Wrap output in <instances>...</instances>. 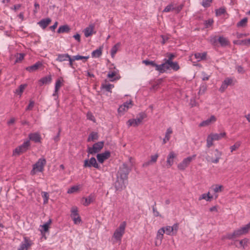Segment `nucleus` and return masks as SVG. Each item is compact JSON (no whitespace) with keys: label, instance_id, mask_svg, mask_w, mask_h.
I'll use <instances>...</instances> for the list:
<instances>
[{"label":"nucleus","instance_id":"7ed1b4c3","mask_svg":"<svg viewBox=\"0 0 250 250\" xmlns=\"http://www.w3.org/2000/svg\"><path fill=\"white\" fill-rule=\"evenodd\" d=\"M170 68L174 71H177L180 69V66L176 62L164 61V62L161 64L160 73H163Z\"/></svg>","mask_w":250,"mask_h":250},{"label":"nucleus","instance_id":"9d476101","mask_svg":"<svg viewBox=\"0 0 250 250\" xmlns=\"http://www.w3.org/2000/svg\"><path fill=\"white\" fill-rule=\"evenodd\" d=\"M32 244V241L29 238L24 237L18 250H27Z\"/></svg>","mask_w":250,"mask_h":250},{"label":"nucleus","instance_id":"a878e982","mask_svg":"<svg viewBox=\"0 0 250 250\" xmlns=\"http://www.w3.org/2000/svg\"><path fill=\"white\" fill-rule=\"evenodd\" d=\"M70 55L68 54H59L57 55L56 61L59 62L67 61L69 58Z\"/></svg>","mask_w":250,"mask_h":250},{"label":"nucleus","instance_id":"13d9d810","mask_svg":"<svg viewBox=\"0 0 250 250\" xmlns=\"http://www.w3.org/2000/svg\"><path fill=\"white\" fill-rule=\"evenodd\" d=\"M164 228L165 229V232L167 235H170V233L173 231V229L171 226H167Z\"/></svg>","mask_w":250,"mask_h":250},{"label":"nucleus","instance_id":"aec40b11","mask_svg":"<svg viewBox=\"0 0 250 250\" xmlns=\"http://www.w3.org/2000/svg\"><path fill=\"white\" fill-rule=\"evenodd\" d=\"M143 63L145 64L146 65H150L152 66L155 67V70L160 73V70L161 69V64H157L154 61L146 60L143 61Z\"/></svg>","mask_w":250,"mask_h":250},{"label":"nucleus","instance_id":"ddd939ff","mask_svg":"<svg viewBox=\"0 0 250 250\" xmlns=\"http://www.w3.org/2000/svg\"><path fill=\"white\" fill-rule=\"evenodd\" d=\"M233 80L231 78H227L222 82V85L219 88V91L223 93L227 88L228 86L232 84Z\"/></svg>","mask_w":250,"mask_h":250},{"label":"nucleus","instance_id":"c03bdc74","mask_svg":"<svg viewBox=\"0 0 250 250\" xmlns=\"http://www.w3.org/2000/svg\"><path fill=\"white\" fill-rule=\"evenodd\" d=\"M248 21V19L247 18H243L240 21L237 23V27H244L246 26Z\"/></svg>","mask_w":250,"mask_h":250},{"label":"nucleus","instance_id":"8fccbe9b","mask_svg":"<svg viewBox=\"0 0 250 250\" xmlns=\"http://www.w3.org/2000/svg\"><path fill=\"white\" fill-rule=\"evenodd\" d=\"M223 187L221 185H215L212 187V189L215 192H221L222 190Z\"/></svg>","mask_w":250,"mask_h":250},{"label":"nucleus","instance_id":"338daca9","mask_svg":"<svg viewBox=\"0 0 250 250\" xmlns=\"http://www.w3.org/2000/svg\"><path fill=\"white\" fill-rule=\"evenodd\" d=\"M35 9L33 10L34 14H36L38 12V9L40 8V5L38 3L35 2L34 4Z\"/></svg>","mask_w":250,"mask_h":250},{"label":"nucleus","instance_id":"9b49d317","mask_svg":"<svg viewBox=\"0 0 250 250\" xmlns=\"http://www.w3.org/2000/svg\"><path fill=\"white\" fill-rule=\"evenodd\" d=\"M91 167L96 168H99V166L97 163L96 160L94 157H91L90 160L85 159L84 161V167Z\"/></svg>","mask_w":250,"mask_h":250},{"label":"nucleus","instance_id":"ea45409f","mask_svg":"<svg viewBox=\"0 0 250 250\" xmlns=\"http://www.w3.org/2000/svg\"><path fill=\"white\" fill-rule=\"evenodd\" d=\"M80 187V185H77L71 187L67 190V193L71 194L77 192L79 190Z\"/></svg>","mask_w":250,"mask_h":250},{"label":"nucleus","instance_id":"6e6d98bb","mask_svg":"<svg viewBox=\"0 0 250 250\" xmlns=\"http://www.w3.org/2000/svg\"><path fill=\"white\" fill-rule=\"evenodd\" d=\"M156 203H154V205L152 206V210L153 214L155 216L158 217V216H161L159 212L157 211L155 206H156Z\"/></svg>","mask_w":250,"mask_h":250},{"label":"nucleus","instance_id":"774afa93","mask_svg":"<svg viewBox=\"0 0 250 250\" xmlns=\"http://www.w3.org/2000/svg\"><path fill=\"white\" fill-rule=\"evenodd\" d=\"M132 104V101H129V102H126L125 103H124V104H123L124 107L126 108V110H127L129 107V105H131Z\"/></svg>","mask_w":250,"mask_h":250},{"label":"nucleus","instance_id":"39448f33","mask_svg":"<svg viewBox=\"0 0 250 250\" xmlns=\"http://www.w3.org/2000/svg\"><path fill=\"white\" fill-rule=\"evenodd\" d=\"M126 226V223L125 222H122L119 227L115 230L113 237L114 238L116 241H121L122 236L125 233V228Z\"/></svg>","mask_w":250,"mask_h":250},{"label":"nucleus","instance_id":"bb28decb","mask_svg":"<svg viewBox=\"0 0 250 250\" xmlns=\"http://www.w3.org/2000/svg\"><path fill=\"white\" fill-rule=\"evenodd\" d=\"M83 200H84V202H83V205L84 206H87L90 203L93 202V201L94 200V197L93 195L91 194L87 197L83 198Z\"/></svg>","mask_w":250,"mask_h":250},{"label":"nucleus","instance_id":"864d4df0","mask_svg":"<svg viewBox=\"0 0 250 250\" xmlns=\"http://www.w3.org/2000/svg\"><path fill=\"white\" fill-rule=\"evenodd\" d=\"M226 12V10L224 8H220L216 10V15L217 16H220L224 14Z\"/></svg>","mask_w":250,"mask_h":250},{"label":"nucleus","instance_id":"f3484780","mask_svg":"<svg viewBox=\"0 0 250 250\" xmlns=\"http://www.w3.org/2000/svg\"><path fill=\"white\" fill-rule=\"evenodd\" d=\"M158 157L159 155L157 153L153 155H151L150 159L149 161L145 162L143 164V167H147L150 165L155 164L157 162Z\"/></svg>","mask_w":250,"mask_h":250},{"label":"nucleus","instance_id":"473e14b6","mask_svg":"<svg viewBox=\"0 0 250 250\" xmlns=\"http://www.w3.org/2000/svg\"><path fill=\"white\" fill-rule=\"evenodd\" d=\"M165 233V229L164 228H162L159 229L157 232L156 238L161 241L163 238L164 234Z\"/></svg>","mask_w":250,"mask_h":250},{"label":"nucleus","instance_id":"a19ab883","mask_svg":"<svg viewBox=\"0 0 250 250\" xmlns=\"http://www.w3.org/2000/svg\"><path fill=\"white\" fill-rule=\"evenodd\" d=\"M213 141L214 140L213 139L211 135L210 134L208 135L207 138V147L208 148L210 147L213 145Z\"/></svg>","mask_w":250,"mask_h":250},{"label":"nucleus","instance_id":"dca6fc26","mask_svg":"<svg viewBox=\"0 0 250 250\" xmlns=\"http://www.w3.org/2000/svg\"><path fill=\"white\" fill-rule=\"evenodd\" d=\"M216 121V118L214 115H211L209 118L201 122L200 126H206Z\"/></svg>","mask_w":250,"mask_h":250},{"label":"nucleus","instance_id":"58836bf2","mask_svg":"<svg viewBox=\"0 0 250 250\" xmlns=\"http://www.w3.org/2000/svg\"><path fill=\"white\" fill-rule=\"evenodd\" d=\"M26 86H27L26 84L20 85V86L19 87V88L16 90L15 93L21 96L22 93L23 92L24 89L26 87Z\"/></svg>","mask_w":250,"mask_h":250},{"label":"nucleus","instance_id":"393cba45","mask_svg":"<svg viewBox=\"0 0 250 250\" xmlns=\"http://www.w3.org/2000/svg\"><path fill=\"white\" fill-rule=\"evenodd\" d=\"M214 141H218L225 137L226 133L225 132L220 133H211L210 134Z\"/></svg>","mask_w":250,"mask_h":250},{"label":"nucleus","instance_id":"603ef678","mask_svg":"<svg viewBox=\"0 0 250 250\" xmlns=\"http://www.w3.org/2000/svg\"><path fill=\"white\" fill-rule=\"evenodd\" d=\"M212 0H203L202 5L204 7H208L210 6Z\"/></svg>","mask_w":250,"mask_h":250},{"label":"nucleus","instance_id":"bf43d9fd","mask_svg":"<svg viewBox=\"0 0 250 250\" xmlns=\"http://www.w3.org/2000/svg\"><path fill=\"white\" fill-rule=\"evenodd\" d=\"M236 69L239 73L244 74L245 73V70H244L243 67L241 65L237 66L236 67Z\"/></svg>","mask_w":250,"mask_h":250},{"label":"nucleus","instance_id":"4be33fe9","mask_svg":"<svg viewBox=\"0 0 250 250\" xmlns=\"http://www.w3.org/2000/svg\"><path fill=\"white\" fill-rule=\"evenodd\" d=\"M28 137L29 140L35 143H39L41 142V137L39 133H30L29 134Z\"/></svg>","mask_w":250,"mask_h":250},{"label":"nucleus","instance_id":"c756f323","mask_svg":"<svg viewBox=\"0 0 250 250\" xmlns=\"http://www.w3.org/2000/svg\"><path fill=\"white\" fill-rule=\"evenodd\" d=\"M172 133V130L171 127H169L167 129L165 137L163 140V144H165L170 139V134Z\"/></svg>","mask_w":250,"mask_h":250},{"label":"nucleus","instance_id":"4c0bfd02","mask_svg":"<svg viewBox=\"0 0 250 250\" xmlns=\"http://www.w3.org/2000/svg\"><path fill=\"white\" fill-rule=\"evenodd\" d=\"M213 198L212 196H210L209 192H208L207 194L204 193L201 195V196L199 197V200H201L202 199H205L207 201H210Z\"/></svg>","mask_w":250,"mask_h":250},{"label":"nucleus","instance_id":"f257e3e1","mask_svg":"<svg viewBox=\"0 0 250 250\" xmlns=\"http://www.w3.org/2000/svg\"><path fill=\"white\" fill-rule=\"evenodd\" d=\"M131 169L126 164H123L119 167L117 173L116 180L114 184L116 190L122 191L126 188L127 184L128 175Z\"/></svg>","mask_w":250,"mask_h":250},{"label":"nucleus","instance_id":"e2e57ef3","mask_svg":"<svg viewBox=\"0 0 250 250\" xmlns=\"http://www.w3.org/2000/svg\"><path fill=\"white\" fill-rule=\"evenodd\" d=\"M183 7V5L181 4L177 7H174V10L177 13H179Z\"/></svg>","mask_w":250,"mask_h":250},{"label":"nucleus","instance_id":"2f4dec72","mask_svg":"<svg viewBox=\"0 0 250 250\" xmlns=\"http://www.w3.org/2000/svg\"><path fill=\"white\" fill-rule=\"evenodd\" d=\"M218 41L222 46H226L229 43V41L223 36H220L218 39Z\"/></svg>","mask_w":250,"mask_h":250},{"label":"nucleus","instance_id":"4d7b16f0","mask_svg":"<svg viewBox=\"0 0 250 250\" xmlns=\"http://www.w3.org/2000/svg\"><path fill=\"white\" fill-rule=\"evenodd\" d=\"M209 41H210V42L212 45H215L218 41V39H217V37L216 36H212V37H210Z\"/></svg>","mask_w":250,"mask_h":250},{"label":"nucleus","instance_id":"20e7f679","mask_svg":"<svg viewBox=\"0 0 250 250\" xmlns=\"http://www.w3.org/2000/svg\"><path fill=\"white\" fill-rule=\"evenodd\" d=\"M46 163V161L44 158L39 159L38 161L33 165V169L31 171V174L33 175L37 172H42Z\"/></svg>","mask_w":250,"mask_h":250},{"label":"nucleus","instance_id":"f8f14e48","mask_svg":"<svg viewBox=\"0 0 250 250\" xmlns=\"http://www.w3.org/2000/svg\"><path fill=\"white\" fill-rule=\"evenodd\" d=\"M244 234L243 232H242V230L240 229V228H239L235 230L232 233H229L227 234L225 238L229 240H232L234 238L239 237Z\"/></svg>","mask_w":250,"mask_h":250},{"label":"nucleus","instance_id":"09e8293b","mask_svg":"<svg viewBox=\"0 0 250 250\" xmlns=\"http://www.w3.org/2000/svg\"><path fill=\"white\" fill-rule=\"evenodd\" d=\"M174 4L171 3L165 7V8L163 10V12H169L172 10H174Z\"/></svg>","mask_w":250,"mask_h":250},{"label":"nucleus","instance_id":"f704fd0d","mask_svg":"<svg viewBox=\"0 0 250 250\" xmlns=\"http://www.w3.org/2000/svg\"><path fill=\"white\" fill-rule=\"evenodd\" d=\"M98 135L97 133L92 132V133H91L89 134L88 138L87 139V141L88 142L94 141L95 140H98Z\"/></svg>","mask_w":250,"mask_h":250},{"label":"nucleus","instance_id":"37998d69","mask_svg":"<svg viewBox=\"0 0 250 250\" xmlns=\"http://www.w3.org/2000/svg\"><path fill=\"white\" fill-rule=\"evenodd\" d=\"M42 196L43 198V204H46L48 203L49 195L48 192L42 191L41 193Z\"/></svg>","mask_w":250,"mask_h":250},{"label":"nucleus","instance_id":"de8ad7c7","mask_svg":"<svg viewBox=\"0 0 250 250\" xmlns=\"http://www.w3.org/2000/svg\"><path fill=\"white\" fill-rule=\"evenodd\" d=\"M73 60H83L84 59L85 61H83V62H85L87 60H88L89 58V56H82L79 55H77L76 56H73Z\"/></svg>","mask_w":250,"mask_h":250},{"label":"nucleus","instance_id":"412c9836","mask_svg":"<svg viewBox=\"0 0 250 250\" xmlns=\"http://www.w3.org/2000/svg\"><path fill=\"white\" fill-rule=\"evenodd\" d=\"M95 25L93 24H90L88 27L84 29L83 32L86 37L91 36L93 33Z\"/></svg>","mask_w":250,"mask_h":250},{"label":"nucleus","instance_id":"680f3d73","mask_svg":"<svg viewBox=\"0 0 250 250\" xmlns=\"http://www.w3.org/2000/svg\"><path fill=\"white\" fill-rule=\"evenodd\" d=\"M67 61H69V66L72 68H74L73 62L75 61V60H73V57L71 58L70 56L69 58L68 59Z\"/></svg>","mask_w":250,"mask_h":250},{"label":"nucleus","instance_id":"5fc2aeb1","mask_svg":"<svg viewBox=\"0 0 250 250\" xmlns=\"http://www.w3.org/2000/svg\"><path fill=\"white\" fill-rule=\"evenodd\" d=\"M114 87V85L111 84H106L103 85V88L105 89L106 91L111 92V89Z\"/></svg>","mask_w":250,"mask_h":250},{"label":"nucleus","instance_id":"0eeeda50","mask_svg":"<svg viewBox=\"0 0 250 250\" xmlns=\"http://www.w3.org/2000/svg\"><path fill=\"white\" fill-rule=\"evenodd\" d=\"M195 157L196 155H193L191 156H189L184 159L178 165V168L180 170H184L188 166L191 161L195 159Z\"/></svg>","mask_w":250,"mask_h":250},{"label":"nucleus","instance_id":"052dcab7","mask_svg":"<svg viewBox=\"0 0 250 250\" xmlns=\"http://www.w3.org/2000/svg\"><path fill=\"white\" fill-rule=\"evenodd\" d=\"M213 22V20H212V19H209L208 20L205 21V23L206 27H209L212 24Z\"/></svg>","mask_w":250,"mask_h":250},{"label":"nucleus","instance_id":"7c9ffc66","mask_svg":"<svg viewBox=\"0 0 250 250\" xmlns=\"http://www.w3.org/2000/svg\"><path fill=\"white\" fill-rule=\"evenodd\" d=\"M52 81V77L50 75L44 77L39 80V82L41 83V85L44 84H47L51 83Z\"/></svg>","mask_w":250,"mask_h":250},{"label":"nucleus","instance_id":"a211bd4d","mask_svg":"<svg viewBox=\"0 0 250 250\" xmlns=\"http://www.w3.org/2000/svg\"><path fill=\"white\" fill-rule=\"evenodd\" d=\"M51 19L47 18L43 19L38 22V24L43 29H45L47 26L51 23Z\"/></svg>","mask_w":250,"mask_h":250},{"label":"nucleus","instance_id":"1a4fd4ad","mask_svg":"<svg viewBox=\"0 0 250 250\" xmlns=\"http://www.w3.org/2000/svg\"><path fill=\"white\" fill-rule=\"evenodd\" d=\"M70 216L75 224H79L82 221L81 217L78 213V208L76 207H73L71 208Z\"/></svg>","mask_w":250,"mask_h":250},{"label":"nucleus","instance_id":"4468645a","mask_svg":"<svg viewBox=\"0 0 250 250\" xmlns=\"http://www.w3.org/2000/svg\"><path fill=\"white\" fill-rule=\"evenodd\" d=\"M110 156V152L109 151H106L104 153L98 154L97 158L99 163H103L105 160L107 159Z\"/></svg>","mask_w":250,"mask_h":250},{"label":"nucleus","instance_id":"a18cd8bd","mask_svg":"<svg viewBox=\"0 0 250 250\" xmlns=\"http://www.w3.org/2000/svg\"><path fill=\"white\" fill-rule=\"evenodd\" d=\"M240 229L242 230V232H243L244 234H247L250 230V223L240 228Z\"/></svg>","mask_w":250,"mask_h":250},{"label":"nucleus","instance_id":"2eb2a0df","mask_svg":"<svg viewBox=\"0 0 250 250\" xmlns=\"http://www.w3.org/2000/svg\"><path fill=\"white\" fill-rule=\"evenodd\" d=\"M177 155L173 151H171L167 157V165L168 167H171L174 163V159L176 157Z\"/></svg>","mask_w":250,"mask_h":250},{"label":"nucleus","instance_id":"f03ea898","mask_svg":"<svg viewBox=\"0 0 250 250\" xmlns=\"http://www.w3.org/2000/svg\"><path fill=\"white\" fill-rule=\"evenodd\" d=\"M222 155V152L219 151L218 149H215L210 151L209 154L206 156V159L208 162L214 164H217L219 162Z\"/></svg>","mask_w":250,"mask_h":250},{"label":"nucleus","instance_id":"5701e85b","mask_svg":"<svg viewBox=\"0 0 250 250\" xmlns=\"http://www.w3.org/2000/svg\"><path fill=\"white\" fill-rule=\"evenodd\" d=\"M117 75V70L109 71L107 74V77L109 79L110 81H113L114 80L119 79Z\"/></svg>","mask_w":250,"mask_h":250},{"label":"nucleus","instance_id":"c85d7f7f","mask_svg":"<svg viewBox=\"0 0 250 250\" xmlns=\"http://www.w3.org/2000/svg\"><path fill=\"white\" fill-rule=\"evenodd\" d=\"M70 30L69 26L67 25H63L59 27L57 30L58 33H68Z\"/></svg>","mask_w":250,"mask_h":250},{"label":"nucleus","instance_id":"6e6552de","mask_svg":"<svg viewBox=\"0 0 250 250\" xmlns=\"http://www.w3.org/2000/svg\"><path fill=\"white\" fill-rule=\"evenodd\" d=\"M104 145V143L103 141L95 143L92 147H88L87 148V152L90 154H94L98 153L103 148Z\"/></svg>","mask_w":250,"mask_h":250},{"label":"nucleus","instance_id":"3c124183","mask_svg":"<svg viewBox=\"0 0 250 250\" xmlns=\"http://www.w3.org/2000/svg\"><path fill=\"white\" fill-rule=\"evenodd\" d=\"M240 145L241 143L240 142H237L234 145L230 146V149L231 152H232L233 151L238 148Z\"/></svg>","mask_w":250,"mask_h":250},{"label":"nucleus","instance_id":"e433bc0d","mask_svg":"<svg viewBox=\"0 0 250 250\" xmlns=\"http://www.w3.org/2000/svg\"><path fill=\"white\" fill-rule=\"evenodd\" d=\"M249 242V239L248 238H244L239 241L240 246L238 248H242L245 249L247 246V244Z\"/></svg>","mask_w":250,"mask_h":250},{"label":"nucleus","instance_id":"b1692460","mask_svg":"<svg viewBox=\"0 0 250 250\" xmlns=\"http://www.w3.org/2000/svg\"><path fill=\"white\" fill-rule=\"evenodd\" d=\"M194 57L197 59V62H200L202 60H206L207 53V52L203 53H196L194 54Z\"/></svg>","mask_w":250,"mask_h":250},{"label":"nucleus","instance_id":"72a5a7b5","mask_svg":"<svg viewBox=\"0 0 250 250\" xmlns=\"http://www.w3.org/2000/svg\"><path fill=\"white\" fill-rule=\"evenodd\" d=\"M102 54V49L101 48H99L95 50H94L92 53V57L93 58H99Z\"/></svg>","mask_w":250,"mask_h":250},{"label":"nucleus","instance_id":"0e129e2a","mask_svg":"<svg viewBox=\"0 0 250 250\" xmlns=\"http://www.w3.org/2000/svg\"><path fill=\"white\" fill-rule=\"evenodd\" d=\"M202 75H203V81H207L209 79V76L205 72H202Z\"/></svg>","mask_w":250,"mask_h":250},{"label":"nucleus","instance_id":"79ce46f5","mask_svg":"<svg viewBox=\"0 0 250 250\" xmlns=\"http://www.w3.org/2000/svg\"><path fill=\"white\" fill-rule=\"evenodd\" d=\"M63 80L62 78H59L55 83V88L56 89V90H59L60 88L62 86V83H63Z\"/></svg>","mask_w":250,"mask_h":250},{"label":"nucleus","instance_id":"423d86ee","mask_svg":"<svg viewBox=\"0 0 250 250\" xmlns=\"http://www.w3.org/2000/svg\"><path fill=\"white\" fill-rule=\"evenodd\" d=\"M30 146L29 140L24 142L21 145L16 147L13 152V155H20L26 151Z\"/></svg>","mask_w":250,"mask_h":250},{"label":"nucleus","instance_id":"cd10ccee","mask_svg":"<svg viewBox=\"0 0 250 250\" xmlns=\"http://www.w3.org/2000/svg\"><path fill=\"white\" fill-rule=\"evenodd\" d=\"M141 123V122L140 121V120L138 118H136V119H130V120H129L127 121V125H128V127H129V126H132V125H133L134 126H137Z\"/></svg>","mask_w":250,"mask_h":250},{"label":"nucleus","instance_id":"c9c22d12","mask_svg":"<svg viewBox=\"0 0 250 250\" xmlns=\"http://www.w3.org/2000/svg\"><path fill=\"white\" fill-rule=\"evenodd\" d=\"M120 46V43L118 42L116 44H115L111 49V55L112 58H113L117 53L119 46Z\"/></svg>","mask_w":250,"mask_h":250},{"label":"nucleus","instance_id":"69168bd1","mask_svg":"<svg viewBox=\"0 0 250 250\" xmlns=\"http://www.w3.org/2000/svg\"><path fill=\"white\" fill-rule=\"evenodd\" d=\"M34 105V102L32 101H30L28 106L26 108V110H31L33 107Z\"/></svg>","mask_w":250,"mask_h":250},{"label":"nucleus","instance_id":"49530a36","mask_svg":"<svg viewBox=\"0 0 250 250\" xmlns=\"http://www.w3.org/2000/svg\"><path fill=\"white\" fill-rule=\"evenodd\" d=\"M167 59H165L164 61H172V60L175 58L176 55L173 53H168L166 54Z\"/></svg>","mask_w":250,"mask_h":250},{"label":"nucleus","instance_id":"6ab92c4d","mask_svg":"<svg viewBox=\"0 0 250 250\" xmlns=\"http://www.w3.org/2000/svg\"><path fill=\"white\" fill-rule=\"evenodd\" d=\"M42 66V63L40 62H38L35 63L34 64L27 67L26 68V70L29 72H33L36 70H37L40 67Z\"/></svg>","mask_w":250,"mask_h":250}]
</instances>
